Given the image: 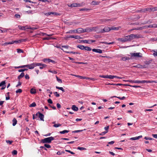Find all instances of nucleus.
I'll list each match as a JSON object with an SVG mask.
<instances>
[{
    "label": "nucleus",
    "instance_id": "55",
    "mask_svg": "<svg viewBox=\"0 0 157 157\" xmlns=\"http://www.w3.org/2000/svg\"><path fill=\"white\" fill-rule=\"evenodd\" d=\"M17 151L16 150H14L12 152V154L13 155H17Z\"/></svg>",
    "mask_w": 157,
    "mask_h": 157
},
{
    "label": "nucleus",
    "instance_id": "56",
    "mask_svg": "<svg viewBox=\"0 0 157 157\" xmlns=\"http://www.w3.org/2000/svg\"><path fill=\"white\" fill-rule=\"evenodd\" d=\"M15 17L17 18H20V15L18 14H16L15 15Z\"/></svg>",
    "mask_w": 157,
    "mask_h": 157
},
{
    "label": "nucleus",
    "instance_id": "13",
    "mask_svg": "<svg viewBox=\"0 0 157 157\" xmlns=\"http://www.w3.org/2000/svg\"><path fill=\"white\" fill-rule=\"evenodd\" d=\"M142 137V135L140 136H138L132 137L130 139V140H138L140 138H141Z\"/></svg>",
    "mask_w": 157,
    "mask_h": 157
},
{
    "label": "nucleus",
    "instance_id": "52",
    "mask_svg": "<svg viewBox=\"0 0 157 157\" xmlns=\"http://www.w3.org/2000/svg\"><path fill=\"white\" fill-rule=\"evenodd\" d=\"M25 2H29L31 3H35V2L29 0H23Z\"/></svg>",
    "mask_w": 157,
    "mask_h": 157
},
{
    "label": "nucleus",
    "instance_id": "64",
    "mask_svg": "<svg viewBox=\"0 0 157 157\" xmlns=\"http://www.w3.org/2000/svg\"><path fill=\"white\" fill-rule=\"evenodd\" d=\"M109 127L108 126H107L106 127H105L104 129L106 130L105 131H107V132H108V130L109 129Z\"/></svg>",
    "mask_w": 157,
    "mask_h": 157
},
{
    "label": "nucleus",
    "instance_id": "63",
    "mask_svg": "<svg viewBox=\"0 0 157 157\" xmlns=\"http://www.w3.org/2000/svg\"><path fill=\"white\" fill-rule=\"evenodd\" d=\"M25 78L26 79H29V75L28 74H26L25 76Z\"/></svg>",
    "mask_w": 157,
    "mask_h": 157
},
{
    "label": "nucleus",
    "instance_id": "28",
    "mask_svg": "<svg viewBox=\"0 0 157 157\" xmlns=\"http://www.w3.org/2000/svg\"><path fill=\"white\" fill-rule=\"evenodd\" d=\"M83 43H87L89 44H90L91 42H90V40H82Z\"/></svg>",
    "mask_w": 157,
    "mask_h": 157
},
{
    "label": "nucleus",
    "instance_id": "21",
    "mask_svg": "<svg viewBox=\"0 0 157 157\" xmlns=\"http://www.w3.org/2000/svg\"><path fill=\"white\" fill-rule=\"evenodd\" d=\"M131 58H129L126 56L123 57L121 58V60L123 61H126V60H128L131 59Z\"/></svg>",
    "mask_w": 157,
    "mask_h": 157
},
{
    "label": "nucleus",
    "instance_id": "19",
    "mask_svg": "<svg viewBox=\"0 0 157 157\" xmlns=\"http://www.w3.org/2000/svg\"><path fill=\"white\" fill-rule=\"evenodd\" d=\"M50 59H44L42 60V61L44 62L47 63H50Z\"/></svg>",
    "mask_w": 157,
    "mask_h": 157
},
{
    "label": "nucleus",
    "instance_id": "15",
    "mask_svg": "<svg viewBox=\"0 0 157 157\" xmlns=\"http://www.w3.org/2000/svg\"><path fill=\"white\" fill-rule=\"evenodd\" d=\"M78 32V30L75 29L73 30H70L67 32V33H76Z\"/></svg>",
    "mask_w": 157,
    "mask_h": 157
},
{
    "label": "nucleus",
    "instance_id": "30",
    "mask_svg": "<svg viewBox=\"0 0 157 157\" xmlns=\"http://www.w3.org/2000/svg\"><path fill=\"white\" fill-rule=\"evenodd\" d=\"M51 14H55L56 15V13H54L53 12H48V13H46L45 14V15L47 16L50 15H51Z\"/></svg>",
    "mask_w": 157,
    "mask_h": 157
},
{
    "label": "nucleus",
    "instance_id": "37",
    "mask_svg": "<svg viewBox=\"0 0 157 157\" xmlns=\"http://www.w3.org/2000/svg\"><path fill=\"white\" fill-rule=\"evenodd\" d=\"M152 60H150L149 61H145L144 63L147 65H149V64L152 62Z\"/></svg>",
    "mask_w": 157,
    "mask_h": 157
},
{
    "label": "nucleus",
    "instance_id": "41",
    "mask_svg": "<svg viewBox=\"0 0 157 157\" xmlns=\"http://www.w3.org/2000/svg\"><path fill=\"white\" fill-rule=\"evenodd\" d=\"M36 106V103L34 102L32 103L31 105H30L29 107H34Z\"/></svg>",
    "mask_w": 157,
    "mask_h": 157
},
{
    "label": "nucleus",
    "instance_id": "62",
    "mask_svg": "<svg viewBox=\"0 0 157 157\" xmlns=\"http://www.w3.org/2000/svg\"><path fill=\"white\" fill-rule=\"evenodd\" d=\"M48 102L49 104H52V101L51 99H49L48 100Z\"/></svg>",
    "mask_w": 157,
    "mask_h": 157
},
{
    "label": "nucleus",
    "instance_id": "42",
    "mask_svg": "<svg viewBox=\"0 0 157 157\" xmlns=\"http://www.w3.org/2000/svg\"><path fill=\"white\" fill-rule=\"evenodd\" d=\"M85 31L86 32H91V30L90 29V28H87L85 29Z\"/></svg>",
    "mask_w": 157,
    "mask_h": 157
},
{
    "label": "nucleus",
    "instance_id": "43",
    "mask_svg": "<svg viewBox=\"0 0 157 157\" xmlns=\"http://www.w3.org/2000/svg\"><path fill=\"white\" fill-rule=\"evenodd\" d=\"M44 146L45 147H46L48 148H50L51 147L50 145L47 144H44Z\"/></svg>",
    "mask_w": 157,
    "mask_h": 157
},
{
    "label": "nucleus",
    "instance_id": "61",
    "mask_svg": "<svg viewBox=\"0 0 157 157\" xmlns=\"http://www.w3.org/2000/svg\"><path fill=\"white\" fill-rule=\"evenodd\" d=\"M118 29L117 28H116V27H111L110 28V30H114V29L117 30Z\"/></svg>",
    "mask_w": 157,
    "mask_h": 157
},
{
    "label": "nucleus",
    "instance_id": "26",
    "mask_svg": "<svg viewBox=\"0 0 157 157\" xmlns=\"http://www.w3.org/2000/svg\"><path fill=\"white\" fill-rule=\"evenodd\" d=\"M30 93L32 94H34L36 93V91L35 89L32 88L30 90Z\"/></svg>",
    "mask_w": 157,
    "mask_h": 157
},
{
    "label": "nucleus",
    "instance_id": "50",
    "mask_svg": "<svg viewBox=\"0 0 157 157\" xmlns=\"http://www.w3.org/2000/svg\"><path fill=\"white\" fill-rule=\"evenodd\" d=\"M17 52L18 53L23 52V50L21 49H17Z\"/></svg>",
    "mask_w": 157,
    "mask_h": 157
},
{
    "label": "nucleus",
    "instance_id": "6",
    "mask_svg": "<svg viewBox=\"0 0 157 157\" xmlns=\"http://www.w3.org/2000/svg\"><path fill=\"white\" fill-rule=\"evenodd\" d=\"M110 30V28L108 27H105L103 29H101L100 32L101 33H103L105 32H108Z\"/></svg>",
    "mask_w": 157,
    "mask_h": 157
},
{
    "label": "nucleus",
    "instance_id": "24",
    "mask_svg": "<svg viewBox=\"0 0 157 157\" xmlns=\"http://www.w3.org/2000/svg\"><path fill=\"white\" fill-rule=\"evenodd\" d=\"M10 29H3L2 30L0 29V33H5V32H7V31L9 30Z\"/></svg>",
    "mask_w": 157,
    "mask_h": 157
},
{
    "label": "nucleus",
    "instance_id": "38",
    "mask_svg": "<svg viewBox=\"0 0 157 157\" xmlns=\"http://www.w3.org/2000/svg\"><path fill=\"white\" fill-rule=\"evenodd\" d=\"M6 82L5 81H3L0 83V86H6Z\"/></svg>",
    "mask_w": 157,
    "mask_h": 157
},
{
    "label": "nucleus",
    "instance_id": "1",
    "mask_svg": "<svg viewBox=\"0 0 157 157\" xmlns=\"http://www.w3.org/2000/svg\"><path fill=\"white\" fill-rule=\"evenodd\" d=\"M54 138L52 136L45 138L41 140V142L43 143H50L53 140Z\"/></svg>",
    "mask_w": 157,
    "mask_h": 157
},
{
    "label": "nucleus",
    "instance_id": "9",
    "mask_svg": "<svg viewBox=\"0 0 157 157\" xmlns=\"http://www.w3.org/2000/svg\"><path fill=\"white\" fill-rule=\"evenodd\" d=\"M38 113H39V118H40V119L42 121H44V116L43 114L40 113L39 112H38Z\"/></svg>",
    "mask_w": 157,
    "mask_h": 157
},
{
    "label": "nucleus",
    "instance_id": "40",
    "mask_svg": "<svg viewBox=\"0 0 157 157\" xmlns=\"http://www.w3.org/2000/svg\"><path fill=\"white\" fill-rule=\"evenodd\" d=\"M28 70V69H27V68H24V69H20L19 70H18V71L19 72H23L25 71H27Z\"/></svg>",
    "mask_w": 157,
    "mask_h": 157
},
{
    "label": "nucleus",
    "instance_id": "27",
    "mask_svg": "<svg viewBox=\"0 0 157 157\" xmlns=\"http://www.w3.org/2000/svg\"><path fill=\"white\" fill-rule=\"evenodd\" d=\"M69 132V130H63V131H60L59 132V133H60L61 134H65L66 133H68Z\"/></svg>",
    "mask_w": 157,
    "mask_h": 157
},
{
    "label": "nucleus",
    "instance_id": "39",
    "mask_svg": "<svg viewBox=\"0 0 157 157\" xmlns=\"http://www.w3.org/2000/svg\"><path fill=\"white\" fill-rule=\"evenodd\" d=\"M14 43H20L22 42L21 39H20L18 40H14L13 41Z\"/></svg>",
    "mask_w": 157,
    "mask_h": 157
},
{
    "label": "nucleus",
    "instance_id": "22",
    "mask_svg": "<svg viewBox=\"0 0 157 157\" xmlns=\"http://www.w3.org/2000/svg\"><path fill=\"white\" fill-rule=\"evenodd\" d=\"M25 75V73L24 72H22L21 74L18 77V79H20L21 78L24 77Z\"/></svg>",
    "mask_w": 157,
    "mask_h": 157
},
{
    "label": "nucleus",
    "instance_id": "5",
    "mask_svg": "<svg viewBox=\"0 0 157 157\" xmlns=\"http://www.w3.org/2000/svg\"><path fill=\"white\" fill-rule=\"evenodd\" d=\"M82 6L81 4L79 3H73L72 4H71L70 5H68L69 7H81Z\"/></svg>",
    "mask_w": 157,
    "mask_h": 157
},
{
    "label": "nucleus",
    "instance_id": "12",
    "mask_svg": "<svg viewBox=\"0 0 157 157\" xmlns=\"http://www.w3.org/2000/svg\"><path fill=\"white\" fill-rule=\"evenodd\" d=\"M18 27L21 30H25L26 29H28V26H22L20 25L18 26Z\"/></svg>",
    "mask_w": 157,
    "mask_h": 157
},
{
    "label": "nucleus",
    "instance_id": "48",
    "mask_svg": "<svg viewBox=\"0 0 157 157\" xmlns=\"http://www.w3.org/2000/svg\"><path fill=\"white\" fill-rule=\"evenodd\" d=\"M77 149L80 150H86V148L83 147H78Z\"/></svg>",
    "mask_w": 157,
    "mask_h": 157
},
{
    "label": "nucleus",
    "instance_id": "25",
    "mask_svg": "<svg viewBox=\"0 0 157 157\" xmlns=\"http://www.w3.org/2000/svg\"><path fill=\"white\" fill-rule=\"evenodd\" d=\"M77 30H78V32L77 33H84V29L82 28H79Z\"/></svg>",
    "mask_w": 157,
    "mask_h": 157
},
{
    "label": "nucleus",
    "instance_id": "7",
    "mask_svg": "<svg viewBox=\"0 0 157 157\" xmlns=\"http://www.w3.org/2000/svg\"><path fill=\"white\" fill-rule=\"evenodd\" d=\"M92 51L97 53H102V50L98 48H94L92 49Z\"/></svg>",
    "mask_w": 157,
    "mask_h": 157
},
{
    "label": "nucleus",
    "instance_id": "60",
    "mask_svg": "<svg viewBox=\"0 0 157 157\" xmlns=\"http://www.w3.org/2000/svg\"><path fill=\"white\" fill-rule=\"evenodd\" d=\"M89 10V9L85 8H83L82 9H80L79 10L80 11H84V10Z\"/></svg>",
    "mask_w": 157,
    "mask_h": 157
},
{
    "label": "nucleus",
    "instance_id": "58",
    "mask_svg": "<svg viewBox=\"0 0 157 157\" xmlns=\"http://www.w3.org/2000/svg\"><path fill=\"white\" fill-rule=\"evenodd\" d=\"M73 63H78L79 64H85V63H82V62H75L74 61L73 62Z\"/></svg>",
    "mask_w": 157,
    "mask_h": 157
},
{
    "label": "nucleus",
    "instance_id": "2",
    "mask_svg": "<svg viewBox=\"0 0 157 157\" xmlns=\"http://www.w3.org/2000/svg\"><path fill=\"white\" fill-rule=\"evenodd\" d=\"M40 66L39 68L40 69H43L44 67H46L47 65L41 63H33V69L36 66Z\"/></svg>",
    "mask_w": 157,
    "mask_h": 157
},
{
    "label": "nucleus",
    "instance_id": "45",
    "mask_svg": "<svg viewBox=\"0 0 157 157\" xmlns=\"http://www.w3.org/2000/svg\"><path fill=\"white\" fill-rule=\"evenodd\" d=\"M74 38L76 39H81L82 38L81 37L78 35L74 36Z\"/></svg>",
    "mask_w": 157,
    "mask_h": 157
},
{
    "label": "nucleus",
    "instance_id": "31",
    "mask_svg": "<svg viewBox=\"0 0 157 157\" xmlns=\"http://www.w3.org/2000/svg\"><path fill=\"white\" fill-rule=\"evenodd\" d=\"M84 50L87 51H90L92 50V49L89 47L85 46Z\"/></svg>",
    "mask_w": 157,
    "mask_h": 157
},
{
    "label": "nucleus",
    "instance_id": "3",
    "mask_svg": "<svg viewBox=\"0 0 157 157\" xmlns=\"http://www.w3.org/2000/svg\"><path fill=\"white\" fill-rule=\"evenodd\" d=\"M130 55L131 57H142V54L140 52H138L136 53H131Z\"/></svg>",
    "mask_w": 157,
    "mask_h": 157
},
{
    "label": "nucleus",
    "instance_id": "23",
    "mask_svg": "<svg viewBox=\"0 0 157 157\" xmlns=\"http://www.w3.org/2000/svg\"><path fill=\"white\" fill-rule=\"evenodd\" d=\"M77 47L81 50H83L84 49L85 46L82 45H78L77 46Z\"/></svg>",
    "mask_w": 157,
    "mask_h": 157
},
{
    "label": "nucleus",
    "instance_id": "14",
    "mask_svg": "<svg viewBox=\"0 0 157 157\" xmlns=\"http://www.w3.org/2000/svg\"><path fill=\"white\" fill-rule=\"evenodd\" d=\"M133 67H137L140 68H142L145 67L144 66L140 64H138L136 66H133Z\"/></svg>",
    "mask_w": 157,
    "mask_h": 157
},
{
    "label": "nucleus",
    "instance_id": "33",
    "mask_svg": "<svg viewBox=\"0 0 157 157\" xmlns=\"http://www.w3.org/2000/svg\"><path fill=\"white\" fill-rule=\"evenodd\" d=\"M86 130V129H85L84 130H75V131H73L72 132L73 133H78V132H82L83 130Z\"/></svg>",
    "mask_w": 157,
    "mask_h": 157
},
{
    "label": "nucleus",
    "instance_id": "36",
    "mask_svg": "<svg viewBox=\"0 0 157 157\" xmlns=\"http://www.w3.org/2000/svg\"><path fill=\"white\" fill-rule=\"evenodd\" d=\"M38 29L37 27H30V26H29L28 28V29H31L32 30H36Z\"/></svg>",
    "mask_w": 157,
    "mask_h": 157
},
{
    "label": "nucleus",
    "instance_id": "32",
    "mask_svg": "<svg viewBox=\"0 0 157 157\" xmlns=\"http://www.w3.org/2000/svg\"><path fill=\"white\" fill-rule=\"evenodd\" d=\"M67 53H72L74 54H80V53L78 52H67Z\"/></svg>",
    "mask_w": 157,
    "mask_h": 157
},
{
    "label": "nucleus",
    "instance_id": "35",
    "mask_svg": "<svg viewBox=\"0 0 157 157\" xmlns=\"http://www.w3.org/2000/svg\"><path fill=\"white\" fill-rule=\"evenodd\" d=\"M101 43L102 44H106L110 45V44H113L114 43V42H112L108 43L107 42L105 41V42H101Z\"/></svg>",
    "mask_w": 157,
    "mask_h": 157
},
{
    "label": "nucleus",
    "instance_id": "49",
    "mask_svg": "<svg viewBox=\"0 0 157 157\" xmlns=\"http://www.w3.org/2000/svg\"><path fill=\"white\" fill-rule=\"evenodd\" d=\"M22 92V90L21 89H18L16 91V93H21Z\"/></svg>",
    "mask_w": 157,
    "mask_h": 157
},
{
    "label": "nucleus",
    "instance_id": "53",
    "mask_svg": "<svg viewBox=\"0 0 157 157\" xmlns=\"http://www.w3.org/2000/svg\"><path fill=\"white\" fill-rule=\"evenodd\" d=\"M65 151L66 152H67L69 153H70L72 155H74L75 154V153H74L72 151H71L69 150H66Z\"/></svg>",
    "mask_w": 157,
    "mask_h": 157
},
{
    "label": "nucleus",
    "instance_id": "10",
    "mask_svg": "<svg viewBox=\"0 0 157 157\" xmlns=\"http://www.w3.org/2000/svg\"><path fill=\"white\" fill-rule=\"evenodd\" d=\"M157 82L154 80H142V83H156Z\"/></svg>",
    "mask_w": 157,
    "mask_h": 157
},
{
    "label": "nucleus",
    "instance_id": "34",
    "mask_svg": "<svg viewBox=\"0 0 157 157\" xmlns=\"http://www.w3.org/2000/svg\"><path fill=\"white\" fill-rule=\"evenodd\" d=\"M134 39L139 38H141L139 34H134Z\"/></svg>",
    "mask_w": 157,
    "mask_h": 157
},
{
    "label": "nucleus",
    "instance_id": "59",
    "mask_svg": "<svg viewBox=\"0 0 157 157\" xmlns=\"http://www.w3.org/2000/svg\"><path fill=\"white\" fill-rule=\"evenodd\" d=\"M6 141L7 143L9 144H11L13 142V141L9 140H6Z\"/></svg>",
    "mask_w": 157,
    "mask_h": 157
},
{
    "label": "nucleus",
    "instance_id": "29",
    "mask_svg": "<svg viewBox=\"0 0 157 157\" xmlns=\"http://www.w3.org/2000/svg\"><path fill=\"white\" fill-rule=\"evenodd\" d=\"M12 121L13 122V126H15L16 125V124H17V120L15 118H14L13 119V120Z\"/></svg>",
    "mask_w": 157,
    "mask_h": 157
},
{
    "label": "nucleus",
    "instance_id": "18",
    "mask_svg": "<svg viewBox=\"0 0 157 157\" xmlns=\"http://www.w3.org/2000/svg\"><path fill=\"white\" fill-rule=\"evenodd\" d=\"M59 90L62 91V93H60L62 95L64 94H63L64 93L66 92V90L63 89L62 87H59Z\"/></svg>",
    "mask_w": 157,
    "mask_h": 157
},
{
    "label": "nucleus",
    "instance_id": "46",
    "mask_svg": "<svg viewBox=\"0 0 157 157\" xmlns=\"http://www.w3.org/2000/svg\"><path fill=\"white\" fill-rule=\"evenodd\" d=\"M134 83H142V81H140V80H134Z\"/></svg>",
    "mask_w": 157,
    "mask_h": 157
},
{
    "label": "nucleus",
    "instance_id": "54",
    "mask_svg": "<svg viewBox=\"0 0 157 157\" xmlns=\"http://www.w3.org/2000/svg\"><path fill=\"white\" fill-rule=\"evenodd\" d=\"M107 133V131H104V132H102L101 133H100L99 134V135L101 136H103V135H104L105 134H106Z\"/></svg>",
    "mask_w": 157,
    "mask_h": 157
},
{
    "label": "nucleus",
    "instance_id": "57",
    "mask_svg": "<svg viewBox=\"0 0 157 157\" xmlns=\"http://www.w3.org/2000/svg\"><path fill=\"white\" fill-rule=\"evenodd\" d=\"M94 37L95 38H101V36L98 35H95Z\"/></svg>",
    "mask_w": 157,
    "mask_h": 157
},
{
    "label": "nucleus",
    "instance_id": "16",
    "mask_svg": "<svg viewBox=\"0 0 157 157\" xmlns=\"http://www.w3.org/2000/svg\"><path fill=\"white\" fill-rule=\"evenodd\" d=\"M71 109L75 111H77L78 109V108L75 105H73L72 106Z\"/></svg>",
    "mask_w": 157,
    "mask_h": 157
},
{
    "label": "nucleus",
    "instance_id": "4",
    "mask_svg": "<svg viewBox=\"0 0 157 157\" xmlns=\"http://www.w3.org/2000/svg\"><path fill=\"white\" fill-rule=\"evenodd\" d=\"M21 68H24L25 67H28L29 69H33V63L30 64L26 65H24L20 66Z\"/></svg>",
    "mask_w": 157,
    "mask_h": 157
},
{
    "label": "nucleus",
    "instance_id": "20",
    "mask_svg": "<svg viewBox=\"0 0 157 157\" xmlns=\"http://www.w3.org/2000/svg\"><path fill=\"white\" fill-rule=\"evenodd\" d=\"M114 78H121L120 77H117L116 76H113L112 75H109V79H113Z\"/></svg>",
    "mask_w": 157,
    "mask_h": 157
},
{
    "label": "nucleus",
    "instance_id": "51",
    "mask_svg": "<svg viewBox=\"0 0 157 157\" xmlns=\"http://www.w3.org/2000/svg\"><path fill=\"white\" fill-rule=\"evenodd\" d=\"M127 41H131L129 35L125 36Z\"/></svg>",
    "mask_w": 157,
    "mask_h": 157
},
{
    "label": "nucleus",
    "instance_id": "47",
    "mask_svg": "<svg viewBox=\"0 0 157 157\" xmlns=\"http://www.w3.org/2000/svg\"><path fill=\"white\" fill-rule=\"evenodd\" d=\"M146 8H144L143 9L139 10L138 11V12H145L146 11Z\"/></svg>",
    "mask_w": 157,
    "mask_h": 157
},
{
    "label": "nucleus",
    "instance_id": "8",
    "mask_svg": "<svg viewBox=\"0 0 157 157\" xmlns=\"http://www.w3.org/2000/svg\"><path fill=\"white\" fill-rule=\"evenodd\" d=\"M117 40L118 41H121L123 43H124L128 41L125 36L124 38H119Z\"/></svg>",
    "mask_w": 157,
    "mask_h": 157
},
{
    "label": "nucleus",
    "instance_id": "44",
    "mask_svg": "<svg viewBox=\"0 0 157 157\" xmlns=\"http://www.w3.org/2000/svg\"><path fill=\"white\" fill-rule=\"evenodd\" d=\"M130 38L131 40L134 39V34H132L129 35Z\"/></svg>",
    "mask_w": 157,
    "mask_h": 157
},
{
    "label": "nucleus",
    "instance_id": "17",
    "mask_svg": "<svg viewBox=\"0 0 157 157\" xmlns=\"http://www.w3.org/2000/svg\"><path fill=\"white\" fill-rule=\"evenodd\" d=\"M99 4L98 2H96L94 1H93L91 3V5L93 6L98 5Z\"/></svg>",
    "mask_w": 157,
    "mask_h": 157
},
{
    "label": "nucleus",
    "instance_id": "11",
    "mask_svg": "<svg viewBox=\"0 0 157 157\" xmlns=\"http://www.w3.org/2000/svg\"><path fill=\"white\" fill-rule=\"evenodd\" d=\"M71 75L75 76L76 77L79 78L80 79H88L89 78L88 77H83L81 76L78 75H76L73 74H71Z\"/></svg>",
    "mask_w": 157,
    "mask_h": 157
}]
</instances>
